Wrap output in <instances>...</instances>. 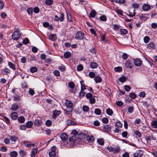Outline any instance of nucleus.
<instances>
[{
  "instance_id": "f257e3e1",
  "label": "nucleus",
  "mask_w": 157,
  "mask_h": 157,
  "mask_svg": "<svg viewBox=\"0 0 157 157\" xmlns=\"http://www.w3.org/2000/svg\"><path fill=\"white\" fill-rule=\"evenodd\" d=\"M21 33L18 30L14 31L12 35V38L13 39L17 40L20 37Z\"/></svg>"
},
{
  "instance_id": "f03ea898",
  "label": "nucleus",
  "mask_w": 157,
  "mask_h": 157,
  "mask_svg": "<svg viewBox=\"0 0 157 157\" xmlns=\"http://www.w3.org/2000/svg\"><path fill=\"white\" fill-rule=\"evenodd\" d=\"M84 34L81 32H78L75 34V38L77 39L82 40L83 39Z\"/></svg>"
},
{
  "instance_id": "7ed1b4c3",
  "label": "nucleus",
  "mask_w": 157,
  "mask_h": 157,
  "mask_svg": "<svg viewBox=\"0 0 157 157\" xmlns=\"http://www.w3.org/2000/svg\"><path fill=\"white\" fill-rule=\"evenodd\" d=\"M10 144L11 145L15 144L18 140V138L14 136H10Z\"/></svg>"
},
{
  "instance_id": "20e7f679",
  "label": "nucleus",
  "mask_w": 157,
  "mask_h": 157,
  "mask_svg": "<svg viewBox=\"0 0 157 157\" xmlns=\"http://www.w3.org/2000/svg\"><path fill=\"white\" fill-rule=\"evenodd\" d=\"M64 18V15L63 13H62L61 15L60 18H59L58 16L56 15L54 18V20L56 21H58L59 20L60 21L62 22L63 21Z\"/></svg>"
},
{
  "instance_id": "39448f33",
  "label": "nucleus",
  "mask_w": 157,
  "mask_h": 157,
  "mask_svg": "<svg viewBox=\"0 0 157 157\" xmlns=\"http://www.w3.org/2000/svg\"><path fill=\"white\" fill-rule=\"evenodd\" d=\"M68 137V135L65 132L62 133L60 135V138L63 141H64L67 140Z\"/></svg>"
},
{
  "instance_id": "423d86ee",
  "label": "nucleus",
  "mask_w": 157,
  "mask_h": 157,
  "mask_svg": "<svg viewBox=\"0 0 157 157\" xmlns=\"http://www.w3.org/2000/svg\"><path fill=\"white\" fill-rule=\"evenodd\" d=\"M134 63L136 66L139 67L141 65L142 61L140 59H137L134 60Z\"/></svg>"
},
{
  "instance_id": "0eeeda50",
  "label": "nucleus",
  "mask_w": 157,
  "mask_h": 157,
  "mask_svg": "<svg viewBox=\"0 0 157 157\" xmlns=\"http://www.w3.org/2000/svg\"><path fill=\"white\" fill-rule=\"evenodd\" d=\"M125 67L127 68H131L132 67L133 64L130 60H128L125 63Z\"/></svg>"
},
{
  "instance_id": "6e6552de",
  "label": "nucleus",
  "mask_w": 157,
  "mask_h": 157,
  "mask_svg": "<svg viewBox=\"0 0 157 157\" xmlns=\"http://www.w3.org/2000/svg\"><path fill=\"white\" fill-rule=\"evenodd\" d=\"M142 9L144 11H147L151 9V8L149 5L147 4H144L142 6Z\"/></svg>"
},
{
  "instance_id": "1a4fd4ad",
  "label": "nucleus",
  "mask_w": 157,
  "mask_h": 157,
  "mask_svg": "<svg viewBox=\"0 0 157 157\" xmlns=\"http://www.w3.org/2000/svg\"><path fill=\"white\" fill-rule=\"evenodd\" d=\"M61 113L60 111H54L53 113L52 117L53 118L55 119L56 117L59 115Z\"/></svg>"
},
{
  "instance_id": "9d476101",
  "label": "nucleus",
  "mask_w": 157,
  "mask_h": 157,
  "mask_svg": "<svg viewBox=\"0 0 157 157\" xmlns=\"http://www.w3.org/2000/svg\"><path fill=\"white\" fill-rule=\"evenodd\" d=\"M65 105L66 106L69 108H71L72 106V103L71 101L66 100L65 102Z\"/></svg>"
},
{
  "instance_id": "9b49d317",
  "label": "nucleus",
  "mask_w": 157,
  "mask_h": 157,
  "mask_svg": "<svg viewBox=\"0 0 157 157\" xmlns=\"http://www.w3.org/2000/svg\"><path fill=\"white\" fill-rule=\"evenodd\" d=\"M37 149L35 148L33 149L31 151V157H35V155L37 153Z\"/></svg>"
},
{
  "instance_id": "f8f14e48",
  "label": "nucleus",
  "mask_w": 157,
  "mask_h": 157,
  "mask_svg": "<svg viewBox=\"0 0 157 157\" xmlns=\"http://www.w3.org/2000/svg\"><path fill=\"white\" fill-rule=\"evenodd\" d=\"M42 123V121L40 119H36L35 121L34 124L37 126H40Z\"/></svg>"
},
{
  "instance_id": "ddd939ff",
  "label": "nucleus",
  "mask_w": 157,
  "mask_h": 157,
  "mask_svg": "<svg viewBox=\"0 0 157 157\" xmlns=\"http://www.w3.org/2000/svg\"><path fill=\"white\" fill-rule=\"evenodd\" d=\"M11 117L12 119L16 120L18 117L17 114L16 112H13L11 114Z\"/></svg>"
},
{
  "instance_id": "4468645a",
  "label": "nucleus",
  "mask_w": 157,
  "mask_h": 157,
  "mask_svg": "<svg viewBox=\"0 0 157 157\" xmlns=\"http://www.w3.org/2000/svg\"><path fill=\"white\" fill-rule=\"evenodd\" d=\"M138 16L141 20L145 21L147 19V17L146 14H139Z\"/></svg>"
},
{
  "instance_id": "2eb2a0df",
  "label": "nucleus",
  "mask_w": 157,
  "mask_h": 157,
  "mask_svg": "<svg viewBox=\"0 0 157 157\" xmlns=\"http://www.w3.org/2000/svg\"><path fill=\"white\" fill-rule=\"evenodd\" d=\"M57 37L56 34H52L49 36V39L50 40L54 41L56 39Z\"/></svg>"
},
{
  "instance_id": "dca6fc26",
  "label": "nucleus",
  "mask_w": 157,
  "mask_h": 157,
  "mask_svg": "<svg viewBox=\"0 0 157 157\" xmlns=\"http://www.w3.org/2000/svg\"><path fill=\"white\" fill-rule=\"evenodd\" d=\"M90 66L91 68L95 69L98 67V65L96 62H93L90 64Z\"/></svg>"
},
{
  "instance_id": "f3484780",
  "label": "nucleus",
  "mask_w": 157,
  "mask_h": 157,
  "mask_svg": "<svg viewBox=\"0 0 157 157\" xmlns=\"http://www.w3.org/2000/svg\"><path fill=\"white\" fill-rule=\"evenodd\" d=\"M87 141L90 143L92 142L94 140V138L93 136H88L86 137Z\"/></svg>"
},
{
  "instance_id": "a211bd4d",
  "label": "nucleus",
  "mask_w": 157,
  "mask_h": 157,
  "mask_svg": "<svg viewBox=\"0 0 157 157\" xmlns=\"http://www.w3.org/2000/svg\"><path fill=\"white\" fill-rule=\"evenodd\" d=\"M71 53L69 52H67L64 54V57L65 59L69 58L71 56Z\"/></svg>"
},
{
  "instance_id": "6ab92c4d",
  "label": "nucleus",
  "mask_w": 157,
  "mask_h": 157,
  "mask_svg": "<svg viewBox=\"0 0 157 157\" xmlns=\"http://www.w3.org/2000/svg\"><path fill=\"white\" fill-rule=\"evenodd\" d=\"M94 80L96 83H100L102 81L101 78L99 76H97L94 78Z\"/></svg>"
},
{
  "instance_id": "aec40b11",
  "label": "nucleus",
  "mask_w": 157,
  "mask_h": 157,
  "mask_svg": "<svg viewBox=\"0 0 157 157\" xmlns=\"http://www.w3.org/2000/svg\"><path fill=\"white\" fill-rule=\"evenodd\" d=\"M19 108L18 105L16 104H14L11 106V109L13 111L17 110Z\"/></svg>"
},
{
  "instance_id": "412c9836",
  "label": "nucleus",
  "mask_w": 157,
  "mask_h": 157,
  "mask_svg": "<svg viewBox=\"0 0 157 157\" xmlns=\"http://www.w3.org/2000/svg\"><path fill=\"white\" fill-rule=\"evenodd\" d=\"M147 48L150 49H154L155 48V45L153 43H150L147 44Z\"/></svg>"
},
{
  "instance_id": "4be33fe9",
  "label": "nucleus",
  "mask_w": 157,
  "mask_h": 157,
  "mask_svg": "<svg viewBox=\"0 0 157 157\" xmlns=\"http://www.w3.org/2000/svg\"><path fill=\"white\" fill-rule=\"evenodd\" d=\"M106 112L107 114L110 116H112L113 113L112 110L109 108L106 109Z\"/></svg>"
},
{
  "instance_id": "5701e85b",
  "label": "nucleus",
  "mask_w": 157,
  "mask_h": 157,
  "mask_svg": "<svg viewBox=\"0 0 157 157\" xmlns=\"http://www.w3.org/2000/svg\"><path fill=\"white\" fill-rule=\"evenodd\" d=\"M17 154L18 153L17 151H13L10 152V155L11 157H16L17 155Z\"/></svg>"
},
{
  "instance_id": "b1692460",
  "label": "nucleus",
  "mask_w": 157,
  "mask_h": 157,
  "mask_svg": "<svg viewBox=\"0 0 157 157\" xmlns=\"http://www.w3.org/2000/svg\"><path fill=\"white\" fill-rule=\"evenodd\" d=\"M58 68L59 70L63 72H64L65 71V67L62 64H61L59 66Z\"/></svg>"
},
{
  "instance_id": "393cba45",
  "label": "nucleus",
  "mask_w": 157,
  "mask_h": 157,
  "mask_svg": "<svg viewBox=\"0 0 157 157\" xmlns=\"http://www.w3.org/2000/svg\"><path fill=\"white\" fill-rule=\"evenodd\" d=\"M8 64L10 67L13 70H15L16 69L14 65L11 62H9Z\"/></svg>"
},
{
  "instance_id": "a878e982",
  "label": "nucleus",
  "mask_w": 157,
  "mask_h": 157,
  "mask_svg": "<svg viewBox=\"0 0 157 157\" xmlns=\"http://www.w3.org/2000/svg\"><path fill=\"white\" fill-rule=\"evenodd\" d=\"M33 125V123L31 121H29L26 123V126L27 128H30Z\"/></svg>"
},
{
  "instance_id": "bb28decb",
  "label": "nucleus",
  "mask_w": 157,
  "mask_h": 157,
  "mask_svg": "<svg viewBox=\"0 0 157 157\" xmlns=\"http://www.w3.org/2000/svg\"><path fill=\"white\" fill-rule=\"evenodd\" d=\"M96 14L95 11L93 10L90 13L89 17L91 18H94L95 17Z\"/></svg>"
},
{
  "instance_id": "cd10ccee",
  "label": "nucleus",
  "mask_w": 157,
  "mask_h": 157,
  "mask_svg": "<svg viewBox=\"0 0 157 157\" xmlns=\"http://www.w3.org/2000/svg\"><path fill=\"white\" fill-rule=\"evenodd\" d=\"M18 121L21 123H23L25 121V118L23 116H21L18 117Z\"/></svg>"
},
{
  "instance_id": "c85d7f7f",
  "label": "nucleus",
  "mask_w": 157,
  "mask_h": 157,
  "mask_svg": "<svg viewBox=\"0 0 157 157\" xmlns=\"http://www.w3.org/2000/svg\"><path fill=\"white\" fill-rule=\"evenodd\" d=\"M98 143L100 145H103L104 144V140L102 139H99L97 140Z\"/></svg>"
},
{
  "instance_id": "c756f323",
  "label": "nucleus",
  "mask_w": 157,
  "mask_h": 157,
  "mask_svg": "<svg viewBox=\"0 0 157 157\" xmlns=\"http://www.w3.org/2000/svg\"><path fill=\"white\" fill-rule=\"evenodd\" d=\"M94 113L97 115H100L101 114V110L97 108L95 109Z\"/></svg>"
},
{
  "instance_id": "7c9ffc66",
  "label": "nucleus",
  "mask_w": 157,
  "mask_h": 157,
  "mask_svg": "<svg viewBox=\"0 0 157 157\" xmlns=\"http://www.w3.org/2000/svg\"><path fill=\"white\" fill-rule=\"evenodd\" d=\"M53 0H45V3L48 6L51 5L53 3Z\"/></svg>"
},
{
  "instance_id": "2f4dec72",
  "label": "nucleus",
  "mask_w": 157,
  "mask_h": 157,
  "mask_svg": "<svg viewBox=\"0 0 157 157\" xmlns=\"http://www.w3.org/2000/svg\"><path fill=\"white\" fill-rule=\"evenodd\" d=\"M127 110L129 113H132L134 111V108L132 106H129Z\"/></svg>"
},
{
  "instance_id": "473e14b6",
  "label": "nucleus",
  "mask_w": 157,
  "mask_h": 157,
  "mask_svg": "<svg viewBox=\"0 0 157 157\" xmlns=\"http://www.w3.org/2000/svg\"><path fill=\"white\" fill-rule=\"evenodd\" d=\"M120 31L121 34L123 35L126 34L128 33V31L125 29H121Z\"/></svg>"
},
{
  "instance_id": "72a5a7b5",
  "label": "nucleus",
  "mask_w": 157,
  "mask_h": 157,
  "mask_svg": "<svg viewBox=\"0 0 157 157\" xmlns=\"http://www.w3.org/2000/svg\"><path fill=\"white\" fill-rule=\"evenodd\" d=\"M37 70V68L35 67H33L30 69V71L32 73H34Z\"/></svg>"
},
{
  "instance_id": "f704fd0d",
  "label": "nucleus",
  "mask_w": 157,
  "mask_h": 157,
  "mask_svg": "<svg viewBox=\"0 0 157 157\" xmlns=\"http://www.w3.org/2000/svg\"><path fill=\"white\" fill-rule=\"evenodd\" d=\"M115 11L118 14H119L121 16H123V12L121 10L119 9H116L115 10Z\"/></svg>"
},
{
  "instance_id": "c9c22d12",
  "label": "nucleus",
  "mask_w": 157,
  "mask_h": 157,
  "mask_svg": "<svg viewBox=\"0 0 157 157\" xmlns=\"http://www.w3.org/2000/svg\"><path fill=\"white\" fill-rule=\"evenodd\" d=\"M103 129L104 131L107 132H109L111 130V128L108 125L105 126Z\"/></svg>"
},
{
  "instance_id": "e433bc0d",
  "label": "nucleus",
  "mask_w": 157,
  "mask_h": 157,
  "mask_svg": "<svg viewBox=\"0 0 157 157\" xmlns=\"http://www.w3.org/2000/svg\"><path fill=\"white\" fill-rule=\"evenodd\" d=\"M150 39V38L149 37L147 36H146L144 37V42L145 43H147L148 42Z\"/></svg>"
},
{
  "instance_id": "4c0bfd02",
  "label": "nucleus",
  "mask_w": 157,
  "mask_h": 157,
  "mask_svg": "<svg viewBox=\"0 0 157 157\" xmlns=\"http://www.w3.org/2000/svg\"><path fill=\"white\" fill-rule=\"evenodd\" d=\"M119 80L122 82H124L126 80V78L125 76H122L119 78Z\"/></svg>"
},
{
  "instance_id": "58836bf2",
  "label": "nucleus",
  "mask_w": 157,
  "mask_h": 157,
  "mask_svg": "<svg viewBox=\"0 0 157 157\" xmlns=\"http://www.w3.org/2000/svg\"><path fill=\"white\" fill-rule=\"evenodd\" d=\"M99 19L101 21H106L107 18L105 15H103L100 17Z\"/></svg>"
},
{
  "instance_id": "ea45409f",
  "label": "nucleus",
  "mask_w": 157,
  "mask_h": 157,
  "mask_svg": "<svg viewBox=\"0 0 157 157\" xmlns=\"http://www.w3.org/2000/svg\"><path fill=\"white\" fill-rule=\"evenodd\" d=\"M134 157H141L142 156V154L141 153L136 152L134 154Z\"/></svg>"
},
{
  "instance_id": "a19ab883",
  "label": "nucleus",
  "mask_w": 157,
  "mask_h": 157,
  "mask_svg": "<svg viewBox=\"0 0 157 157\" xmlns=\"http://www.w3.org/2000/svg\"><path fill=\"white\" fill-rule=\"evenodd\" d=\"M122 124L120 121H118L115 123V126L117 128H121L122 127Z\"/></svg>"
},
{
  "instance_id": "79ce46f5",
  "label": "nucleus",
  "mask_w": 157,
  "mask_h": 157,
  "mask_svg": "<svg viewBox=\"0 0 157 157\" xmlns=\"http://www.w3.org/2000/svg\"><path fill=\"white\" fill-rule=\"evenodd\" d=\"M56 152L51 151L49 153L50 157H55L56 155Z\"/></svg>"
},
{
  "instance_id": "37998d69",
  "label": "nucleus",
  "mask_w": 157,
  "mask_h": 157,
  "mask_svg": "<svg viewBox=\"0 0 157 157\" xmlns=\"http://www.w3.org/2000/svg\"><path fill=\"white\" fill-rule=\"evenodd\" d=\"M23 143L26 147H29L32 146V145L31 144L29 143L27 141H24L23 142Z\"/></svg>"
},
{
  "instance_id": "c03bdc74",
  "label": "nucleus",
  "mask_w": 157,
  "mask_h": 157,
  "mask_svg": "<svg viewBox=\"0 0 157 157\" xmlns=\"http://www.w3.org/2000/svg\"><path fill=\"white\" fill-rule=\"evenodd\" d=\"M89 76L90 78H93L95 76V74L94 72H90L89 73Z\"/></svg>"
},
{
  "instance_id": "a18cd8bd",
  "label": "nucleus",
  "mask_w": 157,
  "mask_h": 157,
  "mask_svg": "<svg viewBox=\"0 0 157 157\" xmlns=\"http://www.w3.org/2000/svg\"><path fill=\"white\" fill-rule=\"evenodd\" d=\"M113 26V29L116 30H118L120 28V26L119 25L114 24Z\"/></svg>"
},
{
  "instance_id": "49530a36",
  "label": "nucleus",
  "mask_w": 157,
  "mask_h": 157,
  "mask_svg": "<svg viewBox=\"0 0 157 157\" xmlns=\"http://www.w3.org/2000/svg\"><path fill=\"white\" fill-rule=\"evenodd\" d=\"M46 125L48 126L49 127L52 125V121L50 120H48L45 122Z\"/></svg>"
},
{
  "instance_id": "de8ad7c7",
  "label": "nucleus",
  "mask_w": 157,
  "mask_h": 157,
  "mask_svg": "<svg viewBox=\"0 0 157 157\" xmlns=\"http://www.w3.org/2000/svg\"><path fill=\"white\" fill-rule=\"evenodd\" d=\"M4 142L5 143L7 144H10V139H8L7 138H5L4 139Z\"/></svg>"
},
{
  "instance_id": "09e8293b",
  "label": "nucleus",
  "mask_w": 157,
  "mask_h": 157,
  "mask_svg": "<svg viewBox=\"0 0 157 157\" xmlns=\"http://www.w3.org/2000/svg\"><path fill=\"white\" fill-rule=\"evenodd\" d=\"M89 109V107L86 105H84L82 107L83 110L85 112H86L88 111Z\"/></svg>"
},
{
  "instance_id": "8fccbe9b",
  "label": "nucleus",
  "mask_w": 157,
  "mask_h": 157,
  "mask_svg": "<svg viewBox=\"0 0 157 157\" xmlns=\"http://www.w3.org/2000/svg\"><path fill=\"white\" fill-rule=\"evenodd\" d=\"M152 126L154 128H157V121H154L152 123Z\"/></svg>"
},
{
  "instance_id": "3c124183",
  "label": "nucleus",
  "mask_w": 157,
  "mask_h": 157,
  "mask_svg": "<svg viewBox=\"0 0 157 157\" xmlns=\"http://www.w3.org/2000/svg\"><path fill=\"white\" fill-rule=\"evenodd\" d=\"M27 12L29 15H31L33 13V9L32 8H29L27 10Z\"/></svg>"
},
{
  "instance_id": "603ef678",
  "label": "nucleus",
  "mask_w": 157,
  "mask_h": 157,
  "mask_svg": "<svg viewBox=\"0 0 157 157\" xmlns=\"http://www.w3.org/2000/svg\"><path fill=\"white\" fill-rule=\"evenodd\" d=\"M19 153L21 156H24L26 155V152L23 150H21L19 151Z\"/></svg>"
},
{
  "instance_id": "864d4df0",
  "label": "nucleus",
  "mask_w": 157,
  "mask_h": 157,
  "mask_svg": "<svg viewBox=\"0 0 157 157\" xmlns=\"http://www.w3.org/2000/svg\"><path fill=\"white\" fill-rule=\"evenodd\" d=\"M124 88L126 91L128 92L131 89V87L130 86L128 85H125L124 86Z\"/></svg>"
},
{
  "instance_id": "5fc2aeb1",
  "label": "nucleus",
  "mask_w": 157,
  "mask_h": 157,
  "mask_svg": "<svg viewBox=\"0 0 157 157\" xmlns=\"http://www.w3.org/2000/svg\"><path fill=\"white\" fill-rule=\"evenodd\" d=\"M67 18L68 21L70 22L72 21V18L70 14H67Z\"/></svg>"
},
{
  "instance_id": "6e6d98bb",
  "label": "nucleus",
  "mask_w": 157,
  "mask_h": 157,
  "mask_svg": "<svg viewBox=\"0 0 157 157\" xmlns=\"http://www.w3.org/2000/svg\"><path fill=\"white\" fill-rule=\"evenodd\" d=\"M68 86L71 89L74 88L75 87L74 83L72 82H70L68 83Z\"/></svg>"
},
{
  "instance_id": "4d7b16f0",
  "label": "nucleus",
  "mask_w": 157,
  "mask_h": 157,
  "mask_svg": "<svg viewBox=\"0 0 157 157\" xmlns=\"http://www.w3.org/2000/svg\"><path fill=\"white\" fill-rule=\"evenodd\" d=\"M122 57L124 59L126 60L128 58V56L126 53H124L122 55Z\"/></svg>"
},
{
  "instance_id": "13d9d810",
  "label": "nucleus",
  "mask_w": 157,
  "mask_h": 157,
  "mask_svg": "<svg viewBox=\"0 0 157 157\" xmlns=\"http://www.w3.org/2000/svg\"><path fill=\"white\" fill-rule=\"evenodd\" d=\"M3 71L4 73L7 75L10 72V70L8 68H6L4 69Z\"/></svg>"
},
{
  "instance_id": "bf43d9fd",
  "label": "nucleus",
  "mask_w": 157,
  "mask_h": 157,
  "mask_svg": "<svg viewBox=\"0 0 157 157\" xmlns=\"http://www.w3.org/2000/svg\"><path fill=\"white\" fill-rule=\"evenodd\" d=\"M134 133L137 136H138L139 137H140L142 134L141 133L138 131H136L134 132Z\"/></svg>"
},
{
  "instance_id": "052dcab7",
  "label": "nucleus",
  "mask_w": 157,
  "mask_h": 157,
  "mask_svg": "<svg viewBox=\"0 0 157 157\" xmlns=\"http://www.w3.org/2000/svg\"><path fill=\"white\" fill-rule=\"evenodd\" d=\"M76 124V123L74 121L69 120L67 121V124L68 125H75Z\"/></svg>"
},
{
  "instance_id": "680f3d73",
  "label": "nucleus",
  "mask_w": 157,
  "mask_h": 157,
  "mask_svg": "<svg viewBox=\"0 0 157 157\" xmlns=\"http://www.w3.org/2000/svg\"><path fill=\"white\" fill-rule=\"evenodd\" d=\"M53 73L56 76H59L60 73L59 71L57 70H54Z\"/></svg>"
},
{
  "instance_id": "e2e57ef3",
  "label": "nucleus",
  "mask_w": 157,
  "mask_h": 157,
  "mask_svg": "<svg viewBox=\"0 0 157 157\" xmlns=\"http://www.w3.org/2000/svg\"><path fill=\"white\" fill-rule=\"evenodd\" d=\"M83 69V67L81 65H79L77 67V70L78 71H82Z\"/></svg>"
},
{
  "instance_id": "0e129e2a",
  "label": "nucleus",
  "mask_w": 157,
  "mask_h": 157,
  "mask_svg": "<svg viewBox=\"0 0 157 157\" xmlns=\"http://www.w3.org/2000/svg\"><path fill=\"white\" fill-rule=\"evenodd\" d=\"M19 128L21 130H25L26 129V126L24 124H22L19 126Z\"/></svg>"
},
{
  "instance_id": "69168bd1",
  "label": "nucleus",
  "mask_w": 157,
  "mask_h": 157,
  "mask_svg": "<svg viewBox=\"0 0 157 157\" xmlns=\"http://www.w3.org/2000/svg\"><path fill=\"white\" fill-rule=\"evenodd\" d=\"M29 40L27 38H26L23 40V43L25 44H26L29 43Z\"/></svg>"
},
{
  "instance_id": "338daca9",
  "label": "nucleus",
  "mask_w": 157,
  "mask_h": 157,
  "mask_svg": "<svg viewBox=\"0 0 157 157\" xmlns=\"http://www.w3.org/2000/svg\"><path fill=\"white\" fill-rule=\"evenodd\" d=\"M85 94V93L82 90H81V91L79 93V96L80 98H82L84 96Z\"/></svg>"
},
{
  "instance_id": "774afa93",
  "label": "nucleus",
  "mask_w": 157,
  "mask_h": 157,
  "mask_svg": "<svg viewBox=\"0 0 157 157\" xmlns=\"http://www.w3.org/2000/svg\"><path fill=\"white\" fill-rule=\"evenodd\" d=\"M151 27L154 29L157 28V24L155 23H153L151 25Z\"/></svg>"
}]
</instances>
